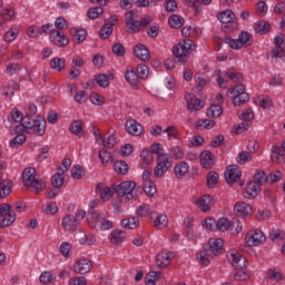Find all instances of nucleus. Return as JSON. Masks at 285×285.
<instances>
[{
	"mask_svg": "<svg viewBox=\"0 0 285 285\" xmlns=\"http://www.w3.org/2000/svg\"><path fill=\"white\" fill-rule=\"evenodd\" d=\"M22 181L33 193H41L46 188V179L37 176V169L29 167L22 171Z\"/></svg>",
	"mask_w": 285,
	"mask_h": 285,
	"instance_id": "obj_1",
	"label": "nucleus"
},
{
	"mask_svg": "<svg viewBox=\"0 0 285 285\" xmlns=\"http://www.w3.org/2000/svg\"><path fill=\"white\" fill-rule=\"evenodd\" d=\"M89 213L88 224L90 228L94 230H110L112 228L114 223L112 220L106 218V214L95 212V209H91Z\"/></svg>",
	"mask_w": 285,
	"mask_h": 285,
	"instance_id": "obj_2",
	"label": "nucleus"
},
{
	"mask_svg": "<svg viewBox=\"0 0 285 285\" xmlns=\"http://www.w3.org/2000/svg\"><path fill=\"white\" fill-rule=\"evenodd\" d=\"M195 49V42L190 39H185L173 48L174 61L176 63H186L188 55Z\"/></svg>",
	"mask_w": 285,
	"mask_h": 285,
	"instance_id": "obj_3",
	"label": "nucleus"
},
{
	"mask_svg": "<svg viewBox=\"0 0 285 285\" xmlns=\"http://www.w3.org/2000/svg\"><path fill=\"white\" fill-rule=\"evenodd\" d=\"M229 261L232 262V266L238 271L234 274V278L237 279L238 282H244L248 279V273L244 271L246 268V257H244L239 253H232L229 255Z\"/></svg>",
	"mask_w": 285,
	"mask_h": 285,
	"instance_id": "obj_4",
	"label": "nucleus"
},
{
	"mask_svg": "<svg viewBox=\"0 0 285 285\" xmlns=\"http://www.w3.org/2000/svg\"><path fill=\"white\" fill-rule=\"evenodd\" d=\"M24 124L28 126V135H37L43 137L46 135V118L43 116H37L31 118L30 116L24 117Z\"/></svg>",
	"mask_w": 285,
	"mask_h": 285,
	"instance_id": "obj_5",
	"label": "nucleus"
},
{
	"mask_svg": "<svg viewBox=\"0 0 285 285\" xmlns=\"http://www.w3.org/2000/svg\"><path fill=\"white\" fill-rule=\"evenodd\" d=\"M85 217H86V210L83 209L77 210L75 216L67 214L62 218L63 229L67 230L68 233H75L77 230V226H79V224L83 222Z\"/></svg>",
	"mask_w": 285,
	"mask_h": 285,
	"instance_id": "obj_6",
	"label": "nucleus"
},
{
	"mask_svg": "<svg viewBox=\"0 0 285 285\" xmlns=\"http://www.w3.org/2000/svg\"><path fill=\"white\" fill-rule=\"evenodd\" d=\"M170 168H173V156L169 154L158 156L156 158V167L154 168V177L161 179Z\"/></svg>",
	"mask_w": 285,
	"mask_h": 285,
	"instance_id": "obj_7",
	"label": "nucleus"
},
{
	"mask_svg": "<svg viewBox=\"0 0 285 285\" xmlns=\"http://www.w3.org/2000/svg\"><path fill=\"white\" fill-rule=\"evenodd\" d=\"M225 43H228L229 48L233 50H242V48H248L253 43L252 36L248 31H242L238 36V39H233L227 37Z\"/></svg>",
	"mask_w": 285,
	"mask_h": 285,
	"instance_id": "obj_8",
	"label": "nucleus"
},
{
	"mask_svg": "<svg viewBox=\"0 0 285 285\" xmlns=\"http://www.w3.org/2000/svg\"><path fill=\"white\" fill-rule=\"evenodd\" d=\"M227 97L233 99L234 106H242L248 101L249 96L244 89V85H236L234 88L227 90Z\"/></svg>",
	"mask_w": 285,
	"mask_h": 285,
	"instance_id": "obj_9",
	"label": "nucleus"
},
{
	"mask_svg": "<svg viewBox=\"0 0 285 285\" xmlns=\"http://www.w3.org/2000/svg\"><path fill=\"white\" fill-rule=\"evenodd\" d=\"M137 12L129 10L125 13V30L128 35H135L141 30V23L136 20Z\"/></svg>",
	"mask_w": 285,
	"mask_h": 285,
	"instance_id": "obj_10",
	"label": "nucleus"
},
{
	"mask_svg": "<svg viewBox=\"0 0 285 285\" xmlns=\"http://www.w3.org/2000/svg\"><path fill=\"white\" fill-rule=\"evenodd\" d=\"M245 242L247 246H261L266 242V234L261 229L249 230L245 236Z\"/></svg>",
	"mask_w": 285,
	"mask_h": 285,
	"instance_id": "obj_11",
	"label": "nucleus"
},
{
	"mask_svg": "<svg viewBox=\"0 0 285 285\" xmlns=\"http://www.w3.org/2000/svg\"><path fill=\"white\" fill-rule=\"evenodd\" d=\"M0 217H4L2 219V226H10L17 219V214L10 204L4 203L0 205Z\"/></svg>",
	"mask_w": 285,
	"mask_h": 285,
	"instance_id": "obj_12",
	"label": "nucleus"
},
{
	"mask_svg": "<svg viewBox=\"0 0 285 285\" xmlns=\"http://www.w3.org/2000/svg\"><path fill=\"white\" fill-rule=\"evenodd\" d=\"M92 271V261L86 257H82L75 262L73 273L78 275H86Z\"/></svg>",
	"mask_w": 285,
	"mask_h": 285,
	"instance_id": "obj_13",
	"label": "nucleus"
},
{
	"mask_svg": "<svg viewBox=\"0 0 285 285\" xmlns=\"http://www.w3.org/2000/svg\"><path fill=\"white\" fill-rule=\"evenodd\" d=\"M185 101L189 112H197V110H202V108H204V101L190 92L185 94Z\"/></svg>",
	"mask_w": 285,
	"mask_h": 285,
	"instance_id": "obj_14",
	"label": "nucleus"
},
{
	"mask_svg": "<svg viewBox=\"0 0 285 285\" xmlns=\"http://www.w3.org/2000/svg\"><path fill=\"white\" fill-rule=\"evenodd\" d=\"M137 187V184L132 180H127L121 183L118 186V195H126L129 199H135V188Z\"/></svg>",
	"mask_w": 285,
	"mask_h": 285,
	"instance_id": "obj_15",
	"label": "nucleus"
},
{
	"mask_svg": "<svg viewBox=\"0 0 285 285\" xmlns=\"http://www.w3.org/2000/svg\"><path fill=\"white\" fill-rule=\"evenodd\" d=\"M205 248L217 257V255L222 253V248H224V240L222 238H210L208 243L205 244Z\"/></svg>",
	"mask_w": 285,
	"mask_h": 285,
	"instance_id": "obj_16",
	"label": "nucleus"
},
{
	"mask_svg": "<svg viewBox=\"0 0 285 285\" xmlns=\"http://www.w3.org/2000/svg\"><path fill=\"white\" fill-rule=\"evenodd\" d=\"M242 177V170L239 169V166L232 165L227 167V170L225 171V179L227 184H235L237 179Z\"/></svg>",
	"mask_w": 285,
	"mask_h": 285,
	"instance_id": "obj_17",
	"label": "nucleus"
},
{
	"mask_svg": "<svg viewBox=\"0 0 285 285\" xmlns=\"http://www.w3.org/2000/svg\"><path fill=\"white\" fill-rule=\"evenodd\" d=\"M150 219L154 220V226L158 230H164L168 226V216L154 212L150 214Z\"/></svg>",
	"mask_w": 285,
	"mask_h": 285,
	"instance_id": "obj_18",
	"label": "nucleus"
},
{
	"mask_svg": "<svg viewBox=\"0 0 285 285\" xmlns=\"http://www.w3.org/2000/svg\"><path fill=\"white\" fill-rule=\"evenodd\" d=\"M173 257H175V254L168 250H163L156 256V265L159 268H166V266L170 265Z\"/></svg>",
	"mask_w": 285,
	"mask_h": 285,
	"instance_id": "obj_19",
	"label": "nucleus"
},
{
	"mask_svg": "<svg viewBox=\"0 0 285 285\" xmlns=\"http://www.w3.org/2000/svg\"><path fill=\"white\" fill-rule=\"evenodd\" d=\"M50 41L55 43V46H58L59 48H66L68 46V38L62 35L59 30H51L50 33Z\"/></svg>",
	"mask_w": 285,
	"mask_h": 285,
	"instance_id": "obj_20",
	"label": "nucleus"
},
{
	"mask_svg": "<svg viewBox=\"0 0 285 285\" xmlns=\"http://www.w3.org/2000/svg\"><path fill=\"white\" fill-rule=\"evenodd\" d=\"M234 212L237 217H243V219H246V217H250V215L253 214L250 205H247L246 203H237L234 206Z\"/></svg>",
	"mask_w": 285,
	"mask_h": 285,
	"instance_id": "obj_21",
	"label": "nucleus"
},
{
	"mask_svg": "<svg viewBox=\"0 0 285 285\" xmlns=\"http://www.w3.org/2000/svg\"><path fill=\"white\" fill-rule=\"evenodd\" d=\"M96 193L101 197L102 202H108L115 195V189L106 186V184H98Z\"/></svg>",
	"mask_w": 285,
	"mask_h": 285,
	"instance_id": "obj_22",
	"label": "nucleus"
},
{
	"mask_svg": "<svg viewBox=\"0 0 285 285\" xmlns=\"http://www.w3.org/2000/svg\"><path fill=\"white\" fill-rule=\"evenodd\" d=\"M215 203L213 202V196L210 195H204L199 199L196 200V206L202 210L203 213H208L210 210V206H213Z\"/></svg>",
	"mask_w": 285,
	"mask_h": 285,
	"instance_id": "obj_23",
	"label": "nucleus"
},
{
	"mask_svg": "<svg viewBox=\"0 0 285 285\" xmlns=\"http://www.w3.org/2000/svg\"><path fill=\"white\" fill-rule=\"evenodd\" d=\"M194 80L197 92H202V90H204V88H206V86H208V83L210 82L208 76H206V73L200 72L195 75Z\"/></svg>",
	"mask_w": 285,
	"mask_h": 285,
	"instance_id": "obj_24",
	"label": "nucleus"
},
{
	"mask_svg": "<svg viewBox=\"0 0 285 285\" xmlns=\"http://www.w3.org/2000/svg\"><path fill=\"white\" fill-rule=\"evenodd\" d=\"M213 257H215V254L208 250L205 245H204V249L196 255L197 262H199V264H202L203 266H208Z\"/></svg>",
	"mask_w": 285,
	"mask_h": 285,
	"instance_id": "obj_25",
	"label": "nucleus"
},
{
	"mask_svg": "<svg viewBox=\"0 0 285 285\" xmlns=\"http://www.w3.org/2000/svg\"><path fill=\"white\" fill-rule=\"evenodd\" d=\"M125 128L127 132H129V135H135L136 137L141 135V132L144 131V127H141L139 122L132 119L126 121Z\"/></svg>",
	"mask_w": 285,
	"mask_h": 285,
	"instance_id": "obj_26",
	"label": "nucleus"
},
{
	"mask_svg": "<svg viewBox=\"0 0 285 285\" xmlns=\"http://www.w3.org/2000/svg\"><path fill=\"white\" fill-rule=\"evenodd\" d=\"M259 185L257 183H248L246 188L243 190V197L245 199H253L257 197Z\"/></svg>",
	"mask_w": 285,
	"mask_h": 285,
	"instance_id": "obj_27",
	"label": "nucleus"
},
{
	"mask_svg": "<svg viewBox=\"0 0 285 285\" xmlns=\"http://www.w3.org/2000/svg\"><path fill=\"white\" fill-rule=\"evenodd\" d=\"M134 55L137 59H140V61H148V59H150V51H148V48L144 45L136 46L134 48Z\"/></svg>",
	"mask_w": 285,
	"mask_h": 285,
	"instance_id": "obj_28",
	"label": "nucleus"
},
{
	"mask_svg": "<svg viewBox=\"0 0 285 285\" xmlns=\"http://www.w3.org/2000/svg\"><path fill=\"white\" fill-rule=\"evenodd\" d=\"M188 170H190V165H188V163L186 161H180L176 164V166L174 167V173L177 179H181V177H186V175L188 174Z\"/></svg>",
	"mask_w": 285,
	"mask_h": 285,
	"instance_id": "obj_29",
	"label": "nucleus"
},
{
	"mask_svg": "<svg viewBox=\"0 0 285 285\" xmlns=\"http://www.w3.org/2000/svg\"><path fill=\"white\" fill-rule=\"evenodd\" d=\"M117 23V18H111V23H105L99 31L101 39H108L112 35V27Z\"/></svg>",
	"mask_w": 285,
	"mask_h": 285,
	"instance_id": "obj_30",
	"label": "nucleus"
},
{
	"mask_svg": "<svg viewBox=\"0 0 285 285\" xmlns=\"http://www.w3.org/2000/svg\"><path fill=\"white\" fill-rule=\"evenodd\" d=\"M20 28L17 24H13L3 36L4 41L7 43H12V41H16L17 37H19Z\"/></svg>",
	"mask_w": 285,
	"mask_h": 285,
	"instance_id": "obj_31",
	"label": "nucleus"
},
{
	"mask_svg": "<svg viewBox=\"0 0 285 285\" xmlns=\"http://www.w3.org/2000/svg\"><path fill=\"white\" fill-rule=\"evenodd\" d=\"M140 159H141L140 168H148V166H150V164L155 160V157L153 156L150 150L144 149L140 153Z\"/></svg>",
	"mask_w": 285,
	"mask_h": 285,
	"instance_id": "obj_32",
	"label": "nucleus"
},
{
	"mask_svg": "<svg viewBox=\"0 0 285 285\" xmlns=\"http://www.w3.org/2000/svg\"><path fill=\"white\" fill-rule=\"evenodd\" d=\"M200 164L203 168H213V164H215V160L213 159V153L210 151H203L200 154Z\"/></svg>",
	"mask_w": 285,
	"mask_h": 285,
	"instance_id": "obj_33",
	"label": "nucleus"
},
{
	"mask_svg": "<svg viewBox=\"0 0 285 285\" xmlns=\"http://www.w3.org/2000/svg\"><path fill=\"white\" fill-rule=\"evenodd\" d=\"M125 77L126 81H128L132 88H136L137 83H139V76L137 75V72H135V69L132 68L127 69Z\"/></svg>",
	"mask_w": 285,
	"mask_h": 285,
	"instance_id": "obj_34",
	"label": "nucleus"
},
{
	"mask_svg": "<svg viewBox=\"0 0 285 285\" xmlns=\"http://www.w3.org/2000/svg\"><path fill=\"white\" fill-rule=\"evenodd\" d=\"M217 19L218 21H220V23H233L235 19V12H233V10L222 11L218 14Z\"/></svg>",
	"mask_w": 285,
	"mask_h": 285,
	"instance_id": "obj_35",
	"label": "nucleus"
},
{
	"mask_svg": "<svg viewBox=\"0 0 285 285\" xmlns=\"http://www.w3.org/2000/svg\"><path fill=\"white\" fill-rule=\"evenodd\" d=\"M215 75L217 77V83L220 88H226V83H228V79H230V76H228V71H220L216 70Z\"/></svg>",
	"mask_w": 285,
	"mask_h": 285,
	"instance_id": "obj_36",
	"label": "nucleus"
},
{
	"mask_svg": "<svg viewBox=\"0 0 285 285\" xmlns=\"http://www.w3.org/2000/svg\"><path fill=\"white\" fill-rule=\"evenodd\" d=\"M12 193V181L7 179V180H1L0 181V197H8Z\"/></svg>",
	"mask_w": 285,
	"mask_h": 285,
	"instance_id": "obj_37",
	"label": "nucleus"
},
{
	"mask_svg": "<svg viewBox=\"0 0 285 285\" xmlns=\"http://www.w3.org/2000/svg\"><path fill=\"white\" fill-rule=\"evenodd\" d=\"M126 239V232L121 229H115L111 232L110 242L111 244H121Z\"/></svg>",
	"mask_w": 285,
	"mask_h": 285,
	"instance_id": "obj_38",
	"label": "nucleus"
},
{
	"mask_svg": "<svg viewBox=\"0 0 285 285\" xmlns=\"http://www.w3.org/2000/svg\"><path fill=\"white\" fill-rule=\"evenodd\" d=\"M122 228H128L129 230H132L139 226V218L137 217H129L121 220Z\"/></svg>",
	"mask_w": 285,
	"mask_h": 285,
	"instance_id": "obj_39",
	"label": "nucleus"
},
{
	"mask_svg": "<svg viewBox=\"0 0 285 285\" xmlns=\"http://www.w3.org/2000/svg\"><path fill=\"white\" fill-rule=\"evenodd\" d=\"M50 66L52 70H56L57 72H61L63 68H66V59L63 58H52L50 61Z\"/></svg>",
	"mask_w": 285,
	"mask_h": 285,
	"instance_id": "obj_40",
	"label": "nucleus"
},
{
	"mask_svg": "<svg viewBox=\"0 0 285 285\" xmlns=\"http://www.w3.org/2000/svg\"><path fill=\"white\" fill-rule=\"evenodd\" d=\"M70 132H72V135H83V121L81 120H73L70 124Z\"/></svg>",
	"mask_w": 285,
	"mask_h": 285,
	"instance_id": "obj_41",
	"label": "nucleus"
},
{
	"mask_svg": "<svg viewBox=\"0 0 285 285\" xmlns=\"http://www.w3.org/2000/svg\"><path fill=\"white\" fill-rule=\"evenodd\" d=\"M98 144H102L105 148H115V145L117 144V137L111 134L107 137H102Z\"/></svg>",
	"mask_w": 285,
	"mask_h": 285,
	"instance_id": "obj_42",
	"label": "nucleus"
},
{
	"mask_svg": "<svg viewBox=\"0 0 285 285\" xmlns=\"http://www.w3.org/2000/svg\"><path fill=\"white\" fill-rule=\"evenodd\" d=\"M269 28H271V24H268L264 20H259V21L255 22V24H254V30L258 35H265V32H268Z\"/></svg>",
	"mask_w": 285,
	"mask_h": 285,
	"instance_id": "obj_43",
	"label": "nucleus"
},
{
	"mask_svg": "<svg viewBox=\"0 0 285 285\" xmlns=\"http://www.w3.org/2000/svg\"><path fill=\"white\" fill-rule=\"evenodd\" d=\"M232 224L233 222L226 219V218H219L218 222L216 223V228H218V230H220L222 233L226 232V230H233L232 229Z\"/></svg>",
	"mask_w": 285,
	"mask_h": 285,
	"instance_id": "obj_44",
	"label": "nucleus"
},
{
	"mask_svg": "<svg viewBox=\"0 0 285 285\" xmlns=\"http://www.w3.org/2000/svg\"><path fill=\"white\" fill-rule=\"evenodd\" d=\"M114 170L118 175H126V173H128V164H126L124 160H117L114 164Z\"/></svg>",
	"mask_w": 285,
	"mask_h": 285,
	"instance_id": "obj_45",
	"label": "nucleus"
},
{
	"mask_svg": "<svg viewBox=\"0 0 285 285\" xmlns=\"http://www.w3.org/2000/svg\"><path fill=\"white\" fill-rule=\"evenodd\" d=\"M144 190L149 197L155 196L157 194V186H155V181L147 180L144 183Z\"/></svg>",
	"mask_w": 285,
	"mask_h": 285,
	"instance_id": "obj_46",
	"label": "nucleus"
},
{
	"mask_svg": "<svg viewBox=\"0 0 285 285\" xmlns=\"http://www.w3.org/2000/svg\"><path fill=\"white\" fill-rule=\"evenodd\" d=\"M153 213L155 212H151L150 206L146 204L138 206L136 209V214L138 215V217H148V215L150 217Z\"/></svg>",
	"mask_w": 285,
	"mask_h": 285,
	"instance_id": "obj_47",
	"label": "nucleus"
},
{
	"mask_svg": "<svg viewBox=\"0 0 285 285\" xmlns=\"http://www.w3.org/2000/svg\"><path fill=\"white\" fill-rule=\"evenodd\" d=\"M95 242H97V239L92 234H82V236L79 239V244H81L82 246H92Z\"/></svg>",
	"mask_w": 285,
	"mask_h": 285,
	"instance_id": "obj_48",
	"label": "nucleus"
},
{
	"mask_svg": "<svg viewBox=\"0 0 285 285\" xmlns=\"http://www.w3.org/2000/svg\"><path fill=\"white\" fill-rule=\"evenodd\" d=\"M169 26L175 29L181 28V26H184V18L178 14H173L169 18Z\"/></svg>",
	"mask_w": 285,
	"mask_h": 285,
	"instance_id": "obj_49",
	"label": "nucleus"
},
{
	"mask_svg": "<svg viewBox=\"0 0 285 285\" xmlns=\"http://www.w3.org/2000/svg\"><path fill=\"white\" fill-rule=\"evenodd\" d=\"M223 112L222 106L213 105L207 109V117L217 118L220 117Z\"/></svg>",
	"mask_w": 285,
	"mask_h": 285,
	"instance_id": "obj_50",
	"label": "nucleus"
},
{
	"mask_svg": "<svg viewBox=\"0 0 285 285\" xmlns=\"http://www.w3.org/2000/svg\"><path fill=\"white\" fill-rule=\"evenodd\" d=\"M219 180V175L215 171H210L207 175V186L208 188H215L217 186V181Z\"/></svg>",
	"mask_w": 285,
	"mask_h": 285,
	"instance_id": "obj_51",
	"label": "nucleus"
},
{
	"mask_svg": "<svg viewBox=\"0 0 285 285\" xmlns=\"http://www.w3.org/2000/svg\"><path fill=\"white\" fill-rule=\"evenodd\" d=\"M159 277H161V272H149L146 276V285H156Z\"/></svg>",
	"mask_w": 285,
	"mask_h": 285,
	"instance_id": "obj_52",
	"label": "nucleus"
},
{
	"mask_svg": "<svg viewBox=\"0 0 285 285\" xmlns=\"http://www.w3.org/2000/svg\"><path fill=\"white\" fill-rule=\"evenodd\" d=\"M87 32L85 29L75 30L73 41L75 43H83L86 41Z\"/></svg>",
	"mask_w": 285,
	"mask_h": 285,
	"instance_id": "obj_53",
	"label": "nucleus"
},
{
	"mask_svg": "<svg viewBox=\"0 0 285 285\" xmlns=\"http://www.w3.org/2000/svg\"><path fill=\"white\" fill-rule=\"evenodd\" d=\"M10 115L11 121H13L14 124H21L26 119V117H23V114H21V111H19V109L17 108H13Z\"/></svg>",
	"mask_w": 285,
	"mask_h": 285,
	"instance_id": "obj_54",
	"label": "nucleus"
},
{
	"mask_svg": "<svg viewBox=\"0 0 285 285\" xmlns=\"http://www.w3.org/2000/svg\"><path fill=\"white\" fill-rule=\"evenodd\" d=\"M96 81L100 88H108L110 86V78L104 73L96 76Z\"/></svg>",
	"mask_w": 285,
	"mask_h": 285,
	"instance_id": "obj_55",
	"label": "nucleus"
},
{
	"mask_svg": "<svg viewBox=\"0 0 285 285\" xmlns=\"http://www.w3.org/2000/svg\"><path fill=\"white\" fill-rule=\"evenodd\" d=\"M149 151L151 155H157V157H159L160 155H167L166 153H164V146H161V144L159 142H155L150 146Z\"/></svg>",
	"mask_w": 285,
	"mask_h": 285,
	"instance_id": "obj_56",
	"label": "nucleus"
},
{
	"mask_svg": "<svg viewBox=\"0 0 285 285\" xmlns=\"http://www.w3.org/2000/svg\"><path fill=\"white\" fill-rule=\"evenodd\" d=\"M22 144H26V135H17V136L10 141L11 148H19V146H22Z\"/></svg>",
	"mask_w": 285,
	"mask_h": 285,
	"instance_id": "obj_57",
	"label": "nucleus"
},
{
	"mask_svg": "<svg viewBox=\"0 0 285 285\" xmlns=\"http://www.w3.org/2000/svg\"><path fill=\"white\" fill-rule=\"evenodd\" d=\"M268 277L272 282H282V279H284V275L277 269H269Z\"/></svg>",
	"mask_w": 285,
	"mask_h": 285,
	"instance_id": "obj_58",
	"label": "nucleus"
},
{
	"mask_svg": "<svg viewBox=\"0 0 285 285\" xmlns=\"http://www.w3.org/2000/svg\"><path fill=\"white\" fill-rule=\"evenodd\" d=\"M136 75H138V79H146L148 77V66L138 65L136 68Z\"/></svg>",
	"mask_w": 285,
	"mask_h": 285,
	"instance_id": "obj_59",
	"label": "nucleus"
},
{
	"mask_svg": "<svg viewBox=\"0 0 285 285\" xmlns=\"http://www.w3.org/2000/svg\"><path fill=\"white\" fill-rule=\"evenodd\" d=\"M197 128H206L207 130H210V128L215 127V120L209 119H200L197 121Z\"/></svg>",
	"mask_w": 285,
	"mask_h": 285,
	"instance_id": "obj_60",
	"label": "nucleus"
},
{
	"mask_svg": "<svg viewBox=\"0 0 285 285\" xmlns=\"http://www.w3.org/2000/svg\"><path fill=\"white\" fill-rule=\"evenodd\" d=\"M21 72V66L19 63L12 62L7 66V75H19Z\"/></svg>",
	"mask_w": 285,
	"mask_h": 285,
	"instance_id": "obj_61",
	"label": "nucleus"
},
{
	"mask_svg": "<svg viewBox=\"0 0 285 285\" xmlns=\"http://www.w3.org/2000/svg\"><path fill=\"white\" fill-rule=\"evenodd\" d=\"M20 86L18 82L12 81L9 87L4 88L6 97H14V90H19Z\"/></svg>",
	"mask_w": 285,
	"mask_h": 285,
	"instance_id": "obj_62",
	"label": "nucleus"
},
{
	"mask_svg": "<svg viewBox=\"0 0 285 285\" xmlns=\"http://www.w3.org/2000/svg\"><path fill=\"white\" fill-rule=\"evenodd\" d=\"M89 19H97L99 16L104 14V8L95 7L88 10L87 12Z\"/></svg>",
	"mask_w": 285,
	"mask_h": 285,
	"instance_id": "obj_63",
	"label": "nucleus"
},
{
	"mask_svg": "<svg viewBox=\"0 0 285 285\" xmlns=\"http://www.w3.org/2000/svg\"><path fill=\"white\" fill-rule=\"evenodd\" d=\"M268 83L273 88H277V86H282V83H284V77L282 75H275L269 79Z\"/></svg>",
	"mask_w": 285,
	"mask_h": 285,
	"instance_id": "obj_64",
	"label": "nucleus"
}]
</instances>
